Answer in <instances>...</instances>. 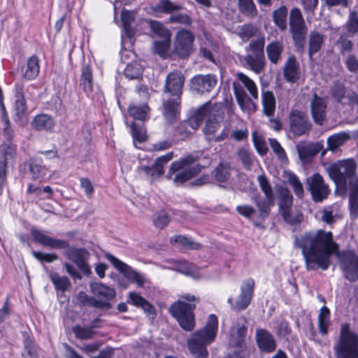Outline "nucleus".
I'll return each instance as SVG.
<instances>
[{
    "mask_svg": "<svg viewBox=\"0 0 358 358\" xmlns=\"http://www.w3.org/2000/svg\"><path fill=\"white\" fill-rule=\"evenodd\" d=\"M256 341L259 348L262 351L271 352L275 350L276 344L273 336L265 329L257 330Z\"/></svg>",
    "mask_w": 358,
    "mask_h": 358,
    "instance_id": "b1692460",
    "label": "nucleus"
},
{
    "mask_svg": "<svg viewBox=\"0 0 358 358\" xmlns=\"http://www.w3.org/2000/svg\"><path fill=\"white\" fill-rule=\"evenodd\" d=\"M293 203V196L286 188H282L279 195V212L280 214L290 210Z\"/></svg>",
    "mask_w": 358,
    "mask_h": 358,
    "instance_id": "79ce46f5",
    "label": "nucleus"
},
{
    "mask_svg": "<svg viewBox=\"0 0 358 358\" xmlns=\"http://www.w3.org/2000/svg\"><path fill=\"white\" fill-rule=\"evenodd\" d=\"M283 75L285 80L290 83L296 82L299 78V64L294 56L288 58L285 67Z\"/></svg>",
    "mask_w": 358,
    "mask_h": 358,
    "instance_id": "c85d7f7f",
    "label": "nucleus"
},
{
    "mask_svg": "<svg viewBox=\"0 0 358 358\" xmlns=\"http://www.w3.org/2000/svg\"><path fill=\"white\" fill-rule=\"evenodd\" d=\"M65 257L73 262L78 269L84 274L89 275L92 271L87 260L90 257V253L83 248H72L64 252Z\"/></svg>",
    "mask_w": 358,
    "mask_h": 358,
    "instance_id": "f3484780",
    "label": "nucleus"
},
{
    "mask_svg": "<svg viewBox=\"0 0 358 358\" xmlns=\"http://www.w3.org/2000/svg\"><path fill=\"white\" fill-rule=\"evenodd\" d=\"M21 92L22 88L20 86H16V99L14 106V120L17 122L23 124L27 122V107L25 99Z\"/></svg>",
    "mask_w": 358,
    "mask_h": 358,
    "instance_id": "393cba45",
    "label": "nucleus"
},
{
    "mask_svg": "<svg viewBox=\"0 0 358 358\" xmlns=\"http://www.w3.org/2000/svg\"><path fill=\"white\" fill-rule=\"evenodd\" d=\"M287 9L286 6H282L273 13V18L278 27L285 31L287 29Z\"/></svg>",
    "mask_w": 358,
    "mask_h": 358,
    "instance_id": "de8ad7c7",
    "label": "nucleus"
},
{
    "mask_svg": "<svg viewBox=\"0 0 358 358\" xmlns=\"http://www.w3.org/2000/svg\"><path fill=\"white\" fill-rule=\"evenodd\" d=\"M179 102L176 99H169L164 103L163 115L166 120L171 122L178 113Z\"/></svg>",
    "mask_w": 358,
    "mask_h": 358,
    "instance_id": "37998d69",
    "label": "nucleus"
},
{
    "mask_svg": "<svg viewBox=\"0 0 358 358\" xmlns=\"http://www.w3.org/2000/svg\"><path fill=\"white\" fill-rule=\"evenodd\" d=\"M266 50L271 62L277 64L281 57L283 46L280 42L273 41L266 46Z\"/></svg>",
    "mask_w": 358,
    "mask_h": 358,
    "instance_id": "e433bc0d",
    "label": "nucleus"
},
{
    "mask_svg": "<svg viewBox=\"0 0 358 358\" xmlns=\"http://www.w3.org/2000/svg\"><path fill=\"white\" fill-rule=\"evenodd\" d=\"M194 37L191 31L186 29L178 31L176 35L174 50L182 58L188 57L192 51Z\"/></svg>",
    "mask_w": 358,
    "mask_h": 358,
    "instance_id": "2eb2a0df",
    "label": "nucleus"
},
{
    "mask_svg": "<svg viewBox=\"0 0 358 358\" xmlns=\"http://www.w3.org/2000/svg\"><path fill=\"white\" fill-rule=\"evenodd\" d=\"M217 80L214 76L207 74L198 75L192 79L191 88L193 91L199 94L210 92L215 87Z\"/></svg>",
    "mask_w": 358,
    "mask_h": 358,
    "instance_id": "412c9836",
    "label": "nucleus"
},
{
    "mask_svg": "<svg viewBox=\"0 0 358 358\" xmlns=\"http://www.w3.org/2000/svg\"><path fill=\"white\" fill-rule=\"evenodd\" d=\"M296 244L301 249L308 270H327L331 255H338L339 248L332 233L322 229L304 233L296 238Z\"/></svg>",
    "mask_w": 358,
    "mask_h": 358,
    "instance_id": "f257e3e1",
    "label": "nucleus"
},
{
    "mask_svg": "<svg viewBox=\"0 0 358 358\" xmlns=\"http://www.w3.org/2000/svg\"><path fill=\"white\" fill-rule=\"evenodd\" d=\"M357 164L354 159H347L344 160H339L334 164H330L327 171L329 177L334 181L336 186L346 188L347 180H349L350 182L355 178Z\"/></svg>",
    "mask_w": 358,
    "mask_h": 358,
    "instance_id": "0eeeda50",
    "label": "nucleus"
},
{
    "mask_svg": "<svg viewBox=\"0 0 358 358\" xmlns=\"http://www.w3.org/2000/svg\"><path fill=\"white\" fill-rule=\"evenodd\" d=\"M185 78L180 71H175L168 74L166 79V92L173 96H180L184 85Z\"/></svg>",
    "mask_w": 358,
    "mask_h": 358,
    "instance_id": "5701e85b",
    "label": "nucleus"
},
{
    "mask_svg": "<svg viewBox=\"0 0 358 358\" xmlns=\"http://www.w3.org/2000/svg\"><path fill=\"white\" fill-rule=\"evenodd\" d=\"M307 185L315 201H322L327 198L330 192L328 185L324 183L322 177L318 173H315L308 177Z\"/></svg>",
    "mask_w": 358,
    "mask_h": 358,
    "instance_id": "dca6fc26",
    "label": "nucleus"
},
{
    "mask_svg": "<svg viewBox=\"0 0 358 358\" xmlns=\"http://www.w3.org/2000/svg\"><path fill=\"white\" fill-rule=\"evenodd\" d=\"M263 111L267 116H272L275 110V99L272 92L262 93Z\"/></svg>",
    "mask_w": 358,
    "mask_h": 358,
    "instance_id": "c03bdc74",
    "label": "nucleus"
},
{
    "mask_svg": "<svg viewBox=\"0 0 358 358\" xmlns=\"http://www.w3.org/2000/svg\"><path fill=\"white\" fill-rule=\"evenodd\" d=\"M170 242L172 245L180 246L184 249L199 250L201 248L199 243L181 235L171 237Z\"/></svg>",
    "mask_w": 358,
    "mask_h": 358,
    "instance_id": "473e14b6",
    "label": "nucleus"
},
{
    "mask_svg": "<svg viewBox=\"0 0 358 358\" xmlns=\"http://www.w3.org/2000/svg\"><path fill=\"white\" fill-rule=\"evenodd\" d=\"M280 215L285 222L292 225L301 223L303 220V213L300 210H293L292 208Z\"/></svg>",
    "mask_w": 358,
    "mask_h": 358,
    "instance_id": "8fccbe9b",
    "label": "nucleus"
},
{
    "mask_svg": "<svg viewBox=\"0 0 358 358\" xmlns=\"http://www.w3.org/2000/svg\"><path fill=\"white\" fill-rule=\"evenodd\" d=\"M237 155L239 160L242 162L243 165L249 169L253 162V156L245 148H241L237 152Z\"/></svg>",
    "mask_w": 358,
    "mask_h": 358,
    "instance_id": "052dcab7",
    "label": "nucleus"
},
{
    "mask_svg": "<svg viewBox=\"0 0 358 358\" xmlns=\"http://www.w3.org/2000/svg\"><path fill=\"white\" fill-rule=\"evenodd\" d=\"M341 267L350 281L358 279V256L352 251H345L339 255Z\"/></svg>",
    "mask_w": 358,
    "mask_h": 358,
    "instance_id": "f8f14e48",
    "label": "nucleus"
},
{
    "mask_svg": "<svg viewBox=\"0 0 358 358\" xmlns=\"http://www.w3.org/2000/svg\"><path fill=\"white\" fill-rule=\"evenodd\" d=\"M333 96L337 99L338 101H343V99L347 98L346 90L342 84L336 83L331 90Z\"/></svg>",
    "mask_w": 358,
    "mask_h": 358,
    "instance_id": "69168bd1",
    "label": "nucleus"
},
{
    "mask_svg": "<svg viewBox=\"0 0 358 358\" xmlns=\"http://www.w3.org/2000/svg\"><path fill=\"white\" fill-rule=\"evenodd\" d=\"M16 153V146L12 143H3L0 145V155L6 163L13 159Z\"/></svg>",
    "mask_w": 358,
    "mask_h": 358,
    "instance_id": "4d7b16f0",
    "label": "nucleus"
},
{
    "mask_svg": "<svg viewBox=\"0 0 358 358\" xmlns=\"http://www.w3.org/2000/svg\"><path fill=\"white\" fill-rule=\"evenodd\" d=\"M141 73L142 68L136 62L127 64V66L124 69V75L126 77L130 79H135L139 78Z\"/></svg>",
    "mask_w": 358,
    "mask_h": 358,
    "instance_id": "13d9d810",
    "label": "nucleus"
},
{
    "mask_svg": "<svg viewBox=\"0 0 358 358\" xmlns=\"http://www.w3.org/2000/svg\"><path fill=\"white\" fill-rule=\"evenodd\" d=\"M31 234L36 243L52 249H65L69 247L67 241L50 237L38 229H32Z\"/></svg>",
    "mask_w": 358,
    "mask_h": 358,
    "instance_id": "aec40b11",
    "label": "nucleus"
},
{
    "mask_svg": "<svg viewBox=\"0 0 358 358\" xmlns=\"http://www.w3.org/2000/svg\"><path fill=\"white\" fill-rule=\"evenodd\" d=\"M122 24L124 30L122 34L123 43H132V38L134 35V31L131 27V24L134 20V14L131 11L123 10L121 15Z\"/></svg>",
    "mask_w": 358,
    "mask_h": 358,
    "instance_id": "a878e982",
    "label": "nucleus"
},
{
    "mask_svg": "<svg viewBox=\"0 0 358 358\" xmlns=\"http://www.w3.org/2000/svg\"><path fill=\"white\" fill-rule=\"evenodd\" d=\"M198 301L199 299L194 295L185 294L169 308L172 315L176 319L180 327L185 331H190L195 327L193 311L196 308L195 302Z\"/></svg>",
    "mask_w": 358,
    "mask_h": 358,
    "instance_id": "39448f33",
    "label": "nucleus"
},
{
    "mask_svg": "<svg viewBox=\"0 0 358 358\" xmlns=\"http://www.w3.org/2000/svg\"><path fill=\"white\" fill-rule=\"evenodd\" d=\"M350 138L351 136L348 131L334 134L327 138V148L329 150L336 151L350 140Z\"/></svg>",
    "mask_w": 358,
    "mask_h": 358,
    "instance_id": "c756f323",
    "label": "nucleus"
},
{
    "mask_svg": "<svg viewBox=\"0 0 358 358\" xmlns=\"http://www.w3.org/2000/svg\"><path fill=\"white\" fill-rule=\"evenodd\" d=\"M252 200L257 208L256 217L260 220H264L269 215L271 206L273 204V199L270 201L266 197L262 199L255 196L252 197Z\"/></svg>",
    "mask_w": 358,
    "mask_h": 358,
    "instance_id": "cd10ccee",
    "label": "nucleus"
},
{
    "mask_svg": "<svg viewBox=\"0 0 358 358\" xmlns=\"http://www.w3.org/2000/svg\"><path fill=\"white\" fill-rule=\"evenodd\" d=\"M73 332L77 338L81 340L90 339L94 334V332L91 327H83L80 326L74 327L73 328Z\"/></svg>",
    "mask_w": 358,
    "mask_h": 358,
    "instance_id": "bf43d9fd",
    "label": "nucleus"
},
{
    "mask_svg": "<svg viewBox=\"0 0 358 358\" xmlns=\"http://www.w3.org/2000/svg\"><path fill=\"white\" fill-rule=\"evenodd\" d=\"M345 64L349 71L358 73V58L355 55H348L345 60Z\"/></svg>",
    "mask_w": 358,
    "mask_h": 358,
    "instance_id": "338daca9",
    "label": "nucleus"
},
{
    "mask_svg": "<svg viewBox=\"0 0 358 358\" xmlns=\"http://www.w3.org/2000/svg\"><path fill=\"white\" fill-rule=\"evenodd\" d=\"M80 85L87 96L92 94L93 91L94 80L92 69L89 65H85L82 69Z\"/></svg>",
    "mask_w": 358,
    "mask_h": 358,
    "instance_id": "2f4dec72",
    "label": "nucleus"
},
{
    "mask_svg": "<svg viewBox=\"0 0 358 358\" xmlns=\"http://www.w3.org/2000/svg\"><path fill=\"white\" fill-rule=\"evenodd\" d=\"M207 114L210 116L217 115L220 117L222 115L221 104L215 103L212 106L210 103H207L198 110L189 123L184 122L181 124L179 127L181 138L182 139L188 136L189 132L186 131L188 127H191L193 129H196Z\"/></svg>",
    "mask_w": 358,
    "mask_h": 358,
    "instance_id": "6e6552de",
    "label": "nucleus"
},
{
    "mask_svg": "<svg viewBox=\"0 0 358 358\" xmlns=\"http://www.w3.org/2000/svg\"><path fill=\"white\" fill-rule=\"evenodd\" d=\"M29 167L31 178L35 180H41L48 172L47 168L36 159H31L29 163Z\"/></svg>",
    "mask_w": 358,
    "mask_h": 358,
    "instance_id": "58836bf2",
    "label": "nucleus"
},
{
    "mask_svg": "<svg viewBox=\"0 0 358 358\" xmlns=\"http://www.w3.org/2000/svg\"><path fill=\"white\" fill-rule=\"evenodd\" d=\"M106 258L131 282L138 287H143L146 282L145 278L141 273L134 270L131 266L120 261L110 254L106 255Z\"/></svg>",
    "mask_w": 358,
    "mask_h": 358,
    "instance_id": "4468645a",
    "label": "nucleus"
},
{
    "mask_svg": "<svg viewBox=\"0 0 358 358\" xmlns=\"http://www.w3.org/2000/svg\"><path fill=\"white\" fill-rule=\"evenodd\" d=\"M334 350L337 358H358V336L350 330L348 324L342 325Z\"/></svg>",
    "mask_w": 358,
    "mask_h": 358,
    "instance_id": "423d86ee",
    "label": "nucleus"
},
{
    "mask_svg": "<svg viewBox=\"0 0 358 358\" xmlns=\"http://www.w3.org/2000/svg\"><path fill=\"white\" fill-rule=\"evenodd\" d=\"M245 62L247 66L255 73H260L264 67L265 59L262 55H248L245 57Z\"/></svg>",
    "mask_w": 358,
    "mask_h": 358,
    "instance_id": "72a5a7b5",
    "label": "nucleus"
},
{
    "mask_svg": "<svg viewBox=\"0 0 358 358\" xmlns=\"http://www.w3.org/2000/svg\"><path fill=\"white\" fill-rule=\"evenodd\" d=\"M39 59L36 56H31L29 58L27 63V68L24 76L27 80H31L36 78L39 73Z\"/></svg>",
    "mask_w": 358,
    "mask_h": 358,
    "instance_id": "a19ab883",
    "label": "nucleus"
},
{
    "mask_svg": "<svg viewBox=\"0 0 358 358\" xmlns=\"http://www.w3.org/2000/svg\"><path fill=\"white\" fill-rule=\"evenodd\" d=\"M324 41V36L316 31H313L309 36V57L318 52Z\"/></svg>",
    "mask_w": 358,
    "mask_h": 358,
    "instance_id": "4c0bfd02",
    "label": "nucleus"
},
{
    "mask_svg": "<svg viewBox=\"0 0 358 358\" xmlns=\"http://www.w3.org/2000/svg\"><path fill=\"white\" fill-rule=\"evenodd\" d=\"M170 38H162L154 43L155 51L160 56L164 57L170 45Z\"/></svg>",
    "mask_w": 358,
    "mask_h": 358,
    "instance_id": "0e129e2a",
    "label": "nucleus"
},
{
    "mask_svg": "<svg viewBox=\"0 0 358 358\" xmlns=\"http://www.w3.org/2000/svg\"><path fill=\"white\" fill-rule=\"evenodd\" d=\"M182 8L181 6L176 4L170 0H161L155 7L156 12H162L171 13L173 11H178Z\"/></svg>",
    "mask_w": 358,
    "mask_h": 358,
    "instance_id": "5fc2aeb1",
    "label": "nucleus"
},
{
    "mask_svg": "<svg viewBox=\"0 0 358 358\" xmlns=\"http://www.w3.org/2000/svg\"><path fill=\"white\" fill-rule=\"evenodd\" d=\"M218 328V320L211 314L203 328L193 333L187 341V348L196 358H206L207 345L214 341Z\"/></svg>",
    "mask_w": 358,
    "mask_h": 358,
    "instance_id": "f03ea898",
    "label": "nucleus"
},
{
    "mask_svg": "<svg viewBox=\"0 0 358 358\" xmlns=\"http://www.w3.org/2000/svg\"><path fill=\"white\" fill-rule=\"evenodd\" d=\"M236 77L237 80L233 83V89L239 106L243 111L255 110L252 99L257 100L259 97L256 83L241 72L237 73Z\"/></svg>",
    "mask_w": 358,
    "mask_h": 358,
    "instance_id": "20e7f679",
    "label": "nucleus"
},
{
    "mask_svg": "<svg viewBox=\"0 0 358 358\" xmlns=\"http://www.w3.org/2000/svg\"><path fill=\"white\" fill-rule=\"evenodd\" d=\"M31 124L34 129L38 131H48L55 127V121L50 116L41 114L34 117Z\"/></svg>",
    "mask_w": 358,
    "mask_h": 358,
    "instance_id": "7c9ffc66",
    "label": "nucleus"
},
{
    "mask_svg": "<svg viewBox=\"0 0 358 358\" xmlns=\"http://www.w3.org/2000/svg\"><path fill=\"white\" fill-rule=\"evenodd\" d=\"M231 167L227 162H221L214 170L213 176L218 182H225L231 178Z\"/></svg>",
    "mask_w": 358,
    "mask_h": 358,
    "instance_id": "c9c22d12",
    "label": "nucleus"
},
{
    "mask_svg": "<svg viewBox=\"0 0 358 358\" xmlns=\"http://www.w3.org/2000/svg\"><path fill=\"white\" fill-rule=\"evenodd\" d=\"M327 101L325 99L314 94L310 101V110L313 119L319 125L326 120Z\"/></svg>",
    "mask_w": 358,
    "mask_h": 358,
    "instance_id": "4be33fe9",
    "label": "nucleus"
},
{
    "mask_svg": "<svg viewBox=\"0 0 358 358\" xmlns=\"http://www.w3.org/2000/svg\"><path fill=\"white\" fill-rule=\"evenodd\" d=\"M255 282L252 279L245 281L241 286V293L238 298L237 301L234 305L232 299H228V303L231 305V308L236 310H241L248 307L252 297Z\"/></svg>",
    "mask_w": 358,
    "mask_h": 358,
    "instance_id": "a211bd4d",
    "label": "nucleus"
},
{
    "mask_svg": "<svg viewBox=\"0 0 358 358\" xmlns=\"http://www.w3.org/2000/svg\"><path fill=\"white\" fill-rule=\"evenodd\" d=\"M129 299L134 305L141 307L145 312L150 314L154 313V307L140 295L131 292L129 294Z\"/></svg>",
    "mask_w": 358,
    "mask_h": 358,
    "instance_id": "603ef678",
    "label": "nucleus"
},
{
    "mask_svg": "<svg viewBox=\"0 0 358 358\" xmlns=\"http://www.w3.org/2000/svg\"><path fill=\"white\" fill-rule=\"evenodd\" d=\"M299 158L304 162H309L317 152V150L310 143H300L296 145Z\"/></svg>",
    "mask_w": 358,
    "mask_h": 358,
    "instance_id": "f704fd0d",
    "label": "nucleus"
},
{
    "mask_svg": "<svg viewBox=\"0 0 358 358\" xmlns=\"http://www.w3.org/2000/svg\"><path fill=\"white\" fill-rule=\"evenodd\" d=\"M149 110L146 104L141 106L131 105L129 108V113L134 119L145 120L147 118L148 110Z\"/></svg>",
    "mask_w": 358,
    "mask_h": 358,
    "instance_id": "6e6d98bb",
    "label": "nucleus"
},
{
    "mask_svg": "<svg viewBox=\"0 0 358 358\" xmlns=\"http://www.w3.org/2000/svg\"><path fill=\"white\" fill-rule=\"evenodd\" d=\"M149 25L152 32L157 36H159L162 39L171 38L170 31L161 22L150 20L149 22Z\"/></svg>",
    "mask_w": 358,
    "mask_h": 358,
    "instance_id": "864d4df0",
    "label": "nucleus"
},
{
    "mask_svg": "<svg viewBox=\"0 0 358 358\" xmlns=\"http://www.w3.org/2000/svg\"><path fill=\"white\" fill-rule=\"evenodd\" d=\"M258 181L260 185V187L265 196L268 199L273 200V194L271 187L267 180L266 176L264 175H261L258 176Z\"/></svg>",
    "mask_w": 358,
    "mask_h": 358,
    "instance_id": "e2e57ef3",
    "label": "nucleus"
},
{
    "mask_svg": "<svg viewBox=\"0 0 358 358\" xmlns=\"http://www.w3.org/2000/svg\"><path fill=\"white\" fill-rule=\"evenodd\" d=\"M238 8L241 13L249 17H254L257 15V9L253 0H238Z\"/></svg>",
    "mask_w": 358,
    "mask_h": 358,
    "instance_id": "09e8293b",
    "label": "nucleus"
},
{
    "mask_svg": "<svg viewBox=\"0 0 358 358\" xmlns=\"http://www.w3.org/2000/svg\"><path fill=\"white\" fill-rule=\"evenodd\" d=\"M91 292L94 297L96 308H110V301L115 297L116 292L113 288L101 282H92L90 285Z\"/></svg>",
    "mask_w": 358,
    "mask_h": 358,
    "instance_id": "1a4fd4ad",
    "label": "nucleus"
},
{
    "mask_svg": "<svg viewBox=\"0 0 358 358\" xmlns=\"http://www.w3.org/2000/svg\"><path fill=\"white\" fill-rule=\"evenodd\" d=\"M289 30L292 38L296 44H300L303 41L307 32V29L301 10L294 8L289 13Z\"/></svg>",
    "mask_w": 358,
    "mask_h": 358,
    "instance_id": "9d476101",
    "label": "nucleus"
},
{
    "mask_svg": "<svg viewBox=\"0 0 358 358\" xmlns=\"http://www.w3.org/2000/svg\"><path fill=\"white\" fill-rule=\"evenodd\" d=\"M23 358H38V352L33 342L26 338L24 340V350L22 352Z\"/></svg>",
    "mask_w": 358,
    "mask_h": 358,
    "instance_id": "680f3d73",
    "label": "nucleus"
},
{
    "mask_svg": "<svg viewBox=\"0 0 358 358\" xmlns=\"http://www.w3.org/2000/svg\"><path fill=\"white\" fill-rule=\"evenodd\" d=\"M330 311L326 306L321 308L318 315L319 330L322 334L327 333L329 324Z\"/></svg>",
    "mask_w": 358,
    "mask_h": 358,
    "instance_id": "3c124183",
    "label": "nucleus"
},
{
    "mask_svg": "<svg viewBox=\"0 0 358 358\" xmlns=\"http://www.w3.org/2000/svg\"><path fill=\"white\" fill-rule=\"evenodd\" d=\"M349 208L352 220L358 217V179L351 180L350 183Z\"/></svg>",
    "mask_w": 358,
    "mask_h": 358,
    "instance_id": "bb28decb",
    "label": "nucleus"
},
{
    "mask_svg": "<svg viewBox=\"0 0 358 358\" xmlns=\"http://www.w3.org/2000/svg\"><path fill=\"white\" fill-rule=\"evenodd\" d=\"M223 115L224 112L222 111V115L220 117L217 115L210 116L208 114L205 117H207V120L203 131L208 141L220 142L229 136L230 129L228 127H224L219 135H215L216 131L220 127L219 121L222 119Z\"/></svg>",
    "mask_w": 358,
    "mask_h": 358,
    "instance_id": "9b49d317",
    "label": "nucleus"
},
{
    "mask_svg": "<svg viewBox=\"0 0 358 358\" xmlns=\"http://www.w3.org/2000/svg\"><path fill=\"white\" fill-rule=\"evenodd\" d=\"M247 328L242 325H237L231 331L230 343L234 346L242 347L245 341Z\"/></svg>",
    "mask_w": 358,
    "mask_h": 358,
    "instance_id": "ea45409f",
    "label": "nucleus"
},
{
    "mask_svg": "<svg viewBox=\"0 0 358 358\" xmlns=\"http://www.w3.org/2000/svg\"><path fill=\"white\" fill-rule=\"evenodd\" d=\"M285 177L287 183L292 187L296 196L302 198L304 194V190L301 182L298 177L292 172H285Z\"/></svg>",
    "mask_w": 358,
    "mask_h": 358,
    "instance_id": "49530a36",
    "label": "nucleus"
},
{
    "mask_svg": "<svg viewBox=\"0 0 358 358\" xmlns=\"http://www.w3.org/2000/svg\"><path fill=\"white\" fill-rule=\"evenodd\" d=\"M347 29L352 34L358 32V15L357 13L352 12L350 13L349 20L347 24Z\"/></svg>",
    "mask_w": 358,
    "mask_h": 358,
    "instance_id": "774afa93",
    "label": "nucleus"
},
{
    "mask_svg": "<svg viewBox=\"0 0 358 358\" xmlns=\"http://www.w3.org/2000/svg\"><path fill=\"white\" fill-rule=\"evenodd\" d=\"M173 152H170L156 159L152 166H141L138 169V172H143L150 180L158 178L164 173V165L172 159Z\"/></svg>",
    "mask_w": 358,
    "mask_h": 358,
    "instance_id": "6ab92c4d",
    "label": "nucleus"
},
{
    "mask_svg": "<svg viewBox=\"0 0 358 358\" xmlns=\"http://www.w3.org/2000/svg\"><path fill=\"white\" fill-rule=\"evenodd\" d=\"M198 159L197 155L191 154L172 162L166 174L167 179L179 186L194 178L203 168L199 164L193 165Z\"/></svg>",
    "mask_w": 358,
    "mask_h": 358,
    "instance_id": "7ed1b4c3",
    "label": "nucleus"
},
{
    "mask_svg": "<svg viewBox=\"0 0 358 358\" xmlns=\"http://www.w3.org/2000/svg\"><path fill=\"white\" fill-rule=\"evenodd\" d=\"M289 131L294 136H302L311 128L307 115L298 110H292L289 115Z\"/></svg>",
    "mask_w": 358,
    "mask_h": 358,
    "instance_id": "ddd939ff",
    "label": "nucleus"
},
{
    "mask_svg": "<svg viewBox=\"0 0 358 358\" xmlns=\"http://www.w3.org/2000/svg\"><path fill=\"white\" fill-rule=\"evenodd\" d=\"M50 278L56 289L65 292L71 287V281L66 276L55 272L50 274Z\"/></svg>",
    "mask_w": 358,
    "mask_h": 358,
    "instance_id": "a18cd8bd",
    "label": "nucleus"
}]
</instances>
